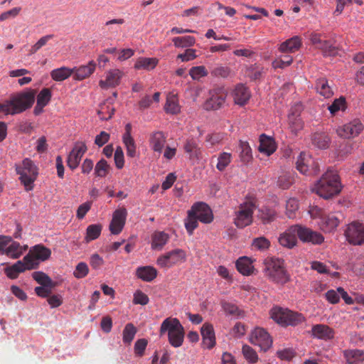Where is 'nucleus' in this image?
Returning <instances> with one entry per match:
<instances>
[{
  "mask_svg": "<svg viewBox=\"0 0 364 364\" xmlns=\"http://www.w3.org/2000/svg\"><path fill=\"white\" fill-rule=\"evenodd\" d=\"M228 91L224 86L216 85L208 92V97L204 103V109L218 110L223 108L226 102Z\"/></svg>",
  "mask_w": 364,
  "mask_h": 364,
  "instance_id": "6e6552de",
  "label": "nucleus"
},
{
  "mask_svg": "<svg viewBox=\"0 0 364 364\" xmlns=\"http://www.w3.org/2000/svg\"><path fill=\"white\" fill-rule=\"evenodd\" d=\"M186 260V253L181 249L167 252L157 258L156 264L161 268H171L183 263Z\"/></svg>",
  "mask_w": 364,
  "mask_h": 364,
  "instance_id": "9d476101",
  "label": "nucleus"
},
{
  "mask_svg": "<svg viewBox=\"0 0 364 364\" xmlns=\"http://www.w3.org/2000/svg\"><path fill=\"white\" fill-rule=\"evenodd\" d=\"M341 189L342 186L337 172L329 168L314 184L312 191L324 199H329L338 195Z\"/></svg>",
  "mask_w": 364,
  "mask_h": 364,
  "instance_id": "f03ea898",
  "label": "nucleus"
},
{
  "mask_svg": "<svg viewBox=\"0 0 364 364\" xmlns=\"http://www.w3.org/2000/svg\"><path fill=\"white\" fill-rule=\"evenodd\" d=\"M296 165L297 170L303 174H306L310 167H311L314 174H316L319 171L318 163L314 161L311 157L304 152H301L299 154Z\"/></svg>",
  "mask_w": 364,
  "mask_h": 364,
  "instance_id": "f3484780",
  "label": "nucleus"
},
{
  "mask_svg": "<svg viewBox=\"0 0 364 364\" xmlns=\"http://www.w3.org/2000/svg\"><path fill=\"white\" fill-rule=\"evenodd\" d=\"M39 261H45L48 259L51 255L50 249L43 245H35L30 251Z\"/></svg>",
  "mask_w": 364,
  "mask_h": 364,
  "instance_id": "4c0bfd02",
  "label": "nucleus"
},
{
  "mask_svg": "<svg viewBox=\"0 0 364 364\" xmlns=\"http://www.w3.org/2000/svg\"><path fill=\"white\" fill-rule=\"evenodd\" d=\"M109 168V165L107 164V161L102 159L95 165V175L97 177L104 178L108 173Z\"/></svg>",
  "mask_w": 364,
  "mask_h": 364,
  "instance_id": "8fccbe9b",
  "label": "nucleus"
},
{
  "mask_svg": "<svg viewBox=\"0 0 364 364\" xmlns=\"http://www.w3.org/2000/svg\"><path fill=\"white\" fill-rule=\"evenodd\" d=\"M345 358L350 364H358L364 360V353L360 350H349L344 352Z\"/></svg>",
  "mask_w": 364,
  "mask_h": 364,
  "instance_id": "ea45409f",
  "label": "nucleus"
},
{
  "mask_svg": "<svg viewBox=\"0 0 364 364\" xmlns=\"http://www.w3.org/2000/svg\"><path fill=\"white\" fill-rule=\"evenodd\" d=\"M15 168L25 190L26 191L33 190V183L38 175V168L34 162L31 159L26 158L21 163L16 164Z\"/></svg>",
  "mask_w": 364,
  "mask_h": 364,
  "instance_id": "39448f33",
  "label": "nucleus"
},
{
  "mask_svg": "<svg viewBox=\"0 0 364 364\" xmlns=\"http://www.w3.org/2000/svg\"><path fill=\"white\" fill-rule=\"evenodd\" d=\"M22 262L25 270L36 269L40 264V261L30 252L23 257Z\"/></svg>",
  "mask_w": 364,
  "mask_h": 364,
  "instance_id": "603ef678",
  "label": "nucleus"
},
{
  "mask_svg": "<svg viewBox=\"0 0 364 364\" xmlns=\"http://www.w3.org/2000/svg\"><path fill=\"white\" fill-rule=\"evenodd\" d=\"M259 151L267 156L273 154L276 151V145L274 139L262 134L259 138Z\"/></svg>",
  "mask_w": 364,
  "mask_h": 364,
  "instance_id": "bb28decb",
  "label": "nucleus"
},
{
  "mask_svg": "<svg viewBox=\"0 0 364 364\" xmlns=\"http://www.w3.org/2000/svg\"><path fill=\"white\" fill-rule=\"evenodd\" d=\"M258 218L263 224H268L277 218V212L269 207H262L258 210Z\"/></svg>",
  "mask_w": 364,
  "mask_h": 364,
  "instance_id": "e433bc0d",
  "label": "nucleus"
},
{
  "mask_svg": "<svg viewBox=\"0 0 364 364\" xmlns=\"http://www.w3.org/2000/svg\"><path fill=\"white\" fill-rule=\"evenodd\" d=\"M203 337V345L208 349L213 348L215 345V336L212 324L205 323L200 329Z\"/></svg>",
  "mask_w": 364,
  "mask_h": 364,
  "instance_id": "4be33fe9",
  "label": "nucleus"
},
{
  "mask_svg": "<svg viewBox=\"0 0 364 364\" xmlns=\"http://www.w3.org/2000/svg\"><path fill=\"white\" fill-rule=\"evenodd\" d=\"M232 95L235 103L240 106L246 105L251 96L249 89L243 84L237 85Z\"/></svg>",
  "mask_w": 364,
  "mask_h": 364,
  "instance_id": "412c9836",
  "label": "nucleus"
},
{
  "mask_svg": "<svg viewBox=\"0 0 364 364\" xmlns=\"http://www.w3.org/2000/svg\"><path fill=\"white\" fill-rule=\"evenodd\" d=\"M255 209V205L252 201L240 204L235 213V225L239 228L250 225L252 223V215Z\"/></svg>",
  "mask_w": 364,
  "mask_h": 364,
  "instance_id": "1a4fd4ad",
  "label": "nucleus"
},
{
  "mask_svg": "<svg viewBox=\"0 0 364 364\" xmlns=\"http://www.w3.org/2000/svg\"><path fill=\"white\" fill-rule=\"evenodd\" d=\"M271 318L283 326H297L304 321L301 314L278 306L272 309Z\"/></svg>",
  "mask_w": 364,
  "mask_h": 364,
  "instance_id": "0eeeda50",
  "label": "nucleus"
},
{
  "mask_svg": "<svg viewBox=\"0 0 364 364\" xmlns=\"http://www.w3.org/2000/svg\"><path fill=\"white\" fill-rule=\"evenodd\" d=\"M183 149L189 154L190 159H199L200 156V148L197 141L193 139H187L184 144Z\"/></svg>",
  "mask_w": 364,
  "mask_h": 364,
  "instance_id": "f704fd0d",
  "label": "nucleus"
},
{
  "mask_svg": "<svg viewBox=\"0 0 364 364\" xmlns=\"http://www.w3.org/2000/svg\"><path fill=\"white\" fill-rule=\"evenodd\" d=\"M242 353L245 358L251 363H255L258 360V356L256 351L247 345L242 346Z\"/></svg>",
  "mask_w": 364,
  "mask_h": 364,
  "instance_id": "bf43d9fd",
  "label": "nucleus"
},
{
  "mask_svg": "<svg viewBox=\"0 0 364 364\" xmlns=\"http://www.w3.org/2000/svg\"><path fill=\"white\" fill-rule=\"evenodd\" d=\"M102 227L100 224H92L89 225L86 230L85 240L90 242L99 237L101 234Z\"/></svg>",
  "mask_w": 364,
  "mask_h": 364,
  "instance_id": "de8ad7c7",
  "label": "nucleus"
},
{
  "mask_svg": "<svg viewBox=\"0 0 364 364\" xmlns=\"http://www.w3.org/2000/svg\"><path fill=\"white\" fill-rule=\"evenodd\" d=\"M25 271L24 266L22 261H18L13 265L8 267L5 269L6 276L10 279H16L18 277L19 273Z\"/></svg>",
  "mask_w": 364,
  "mask_h": 364,
  "instance_id": "c03bdc74",
  "label": "nucleus"
},
{
  "mask_svg": "<svg viewBox=\"0 0 364 364\" xmlns=\"http://www.w3.org/2000/svg\"><path fill=\"white\" fill-rule=\"evenodd\" d=\"M54 35L49 34L41 37L30 49V54H34L39 50L43 46H46L48 41L52 39Z\"/></svg>",
  "mask_w": 364,
  "mask_h": 364,
  "instance_id": "e2e57ef3",
  "label": "nucleus"
},
{
  "mask_svg": "<svg viewBox=\"0 0 364 364\" xmlns=\"http://www.w3.org/2000/svg\"><path fill=\"white\" fill-rule=\"evenodd\" d=\"M252 246L258 250L264 251L270 247V241L265 237H259L252 240Z\"/></svg>",
  "mask_w": 364,
  "mask_h": 364,
  "instance_id": "4d7b16f0",
  "label": "nucleus"
},
{
  "mask_svg": "<svg viewBox=\"0 0 364 364\" xmlns=\"http://www.w3.org/2000/svg\"><path fill=\"white\" fill-rule=\"evenodd\" d=\"M157 269L152 266L139 267L136 269V276L142 281L150 282L157 277Z\"/></svg>",
  "mask_w": 364,
  "mask_h": 364,
  "instance_id": "393cba45",
  "label": "nucleus"
},
{
  "mask_svg": "<svg viewBox=\"0 0 364 364\" xmlns=\"http://www.w3.org/2000/svg\"><path fill=\"white\" fill-rule=\"evenodd\" d=\"M291 230L296 232L298 238L305 243L321 245L324 241L322 234L301 225H291Z\"/></svg>",
  "mask_w": 364,
  "mask_h": 364,
  "instance_id": "9b49d317",
  "label": "nucleus"
},
{
  "mask_svg": "<svg viewBox=\"0 0 364 364\" xmlns=\"http://www.w3.org/2000/svg\"><path fill=\"white\" fill-rule=\"evenodd\" d=\"M317 48L322 50L324 55H334L336 53V47L330 41L323 40Z\"/></svg>",
  "mask_w": 364,
  "mask_h": 364,
  "instance_id": "5fc2aeb1",
  "label": "nucleus"
},
{
  "mask_svg": "<svg viewBox=\"0 0 364 364\" xmlns=\"http://www.w3.org/2000/svg\"><path fill=\"white\" fill-rule=\"evenodd\" d=\"M264 271L266 276L273 282L284 284L289 281L284 264V260L279 258H267L264 261Z\"/></svg>",
  "mask_w": 364,
  "mask_h": 364,
  "instance_id": "423d86ee",
  "label": "nucleus"
},
{
  "mask_svg": "<svg viewBox=\"0 0 364 364\" xmlns=\"http://www.w3.org/2000/svg\"><path fill=\"white\" fill-rule=\"evenodd\" d=\"M299 209L298 200L295 198H289L286 204V215L289 218H294Z\"/></svg>",
  "mask_w": 364,
  "mask_h": 364,
  "instance_id": "864d4df0",
  "label": "nucleus"
},
{
  "mask_svg": "<svg viewBox=\"0 0 364 364\" xmlns=\"http://www.w3.org/2000/svg\"><path fill=\"white\" fill-rule=\"evenodd\" d=\"M250 341L253 345L258 346L263 351H267L272 345L271 336L262 328H256L252 332Z\"/></svg>",
  "mask_w": 364,
  "mask_h": 364,
  "instance_id": "2eb2a0df",
  "label": "nucleus"
},
{
  "mask_svg": "<svg viewBox=\"0 0 364 364\" xmlns=\"http://www.w3.org/2000/svg\"><path fill=\"white\" fill-rule=\"evenodd\" d=\"M172 42L176 48H188L196 43V38L191 36L175 37L172 39Z\"/></svg>",
  "mask_w": 364,
  "mask_h": 364,
  "instance_id": "37998d69",
  "label": "nucleus"
},
{
  "mask_svg": "<svg viewBox=\"0 0 364 364\" xmlns=\"http://www.w3.org/2000/svg\"><path fill=\"white\" fill-rule=\"evenodd\" d=\"M127 215V211L126 208H122L117 209L112 216V221L109 224V230L113 235H119L126 222V218Z\"/></svg>",
  "mask_w": 364,
  "mask_h": 364,
  "instance_id": "a211bd4d",
  "label": "nucleus"
},
{
  "mask_svg": "<svg viewBox=\"0 0 364 364\" xmlns=\"http://www.w3.org/2000/svg\"><path fill=\"white\" fill-rule=\"evenodd\" d=\"M293 61V58L290 55H285L284 58L276 59L272 62V67L274 69L277 68H284L291 65Z\"/></svg>",
  "mask_w": 364,
  "mask_h": 364,
  "instance_id": "338daca9",
  "label": "nucleus"
},
{
  "mask_svg": "<svg viewBox=\"0 0 364 364\" xmlns=\"http://www.w3.org/2000/svg\"><path fill=\"white\" fill-rule=\"evenodd\" d=\"M220 305L226 316H231L235 318L244 316V311L232 302L222 301Z\"/></svg>",
  "mask_w": 364,
  "mask_h": 364,
  "instance_id": "72a5a7b5",
  "label": "nucleus"
},
{
  "mask_svg": "<svg viewBox=\"0 0 364 364\" xmlns=\"http://www.w3.org/2000/svg\"><path fill=\"white\" fill-rule=\"evenodd\" d=\"M114 109L112 106L103 105L98 111L99 117L102 120H108L114 114Z\"/></svg>",
  "mask_w": 364,
  "mask_h": 364,
  "instance_id": "0e129e2a",
  "label": "nucleus"
},
{
  "mask_svg": "<svg viewBox=\"0 0 364 364\" xmlns=\"http://www.w3.org/2000/svg\"><path fill=\"white\" fill-rule=\"evenodd\" d=\"M301 41L299 36H295L283 42L279 46V50L283 53H294L299 49Z\"/></svg>",
  "mask_w": 364,
  "mask_h": 364,
  "instance_id": "c756f323",
  "label": "nucleus"
},
{
  "mask_svg": "<svg viewBox=\"0 0 364 364\" xmlns=\"http://www.w3.org/2000/svg\"><path fill=\"white\" fill-rule=\"evenodd\" d=\"M32 277L41 286L49 287L50 288L54 287L51 279L43 272H34L32 274Z\"/></svg>",
  "mask_w": 364,
  "mask_h": 364,
  "instance_id": "09e8293b",
  "label": "nucleus"
},
{
  "mask_svg": "<svg viewBox=\"0 0 364 364\" xmlns=\"http://www.w3.org/2000/svg\"><path fill=\"white\" fill-rule=\"evenodd\" d=\"M346 240L353 245L364 244V225L357 221L348 224L344 231Z\"/></svg>",
  "mask_w": 364,
  "mask_h": 364,
  "instance_id": "f8f14e48",
  "label": "nucleus"
},
{
  "mask_svg": "<svg viewBox=\"0 0 364 364\" xmlns=\"http://www.w3.org/2000/svg\"><path fill=\"white\" fill-rule=\"evenodd\" d=\"M208 74V72L203 65L192 67L189 70V75L195 80H198L202 77H205Z\"/></svg>",
  "mask_w": 364,
  "mask_h": 364,
  "instance_id": "13d9d810",
  "label": "nucleus"
},
{
  "mask_svg": "<svg viewBox=\"0 0 364 364\" xmlns=\"http://www.w3.org/2000/svg\"><path fill=\"white\" fill-rule=\"evenodd\" d=\"M237 271L243 275H250L254 270L252 261L247 257H240L236 262Z\"/></svg>",
  "mask_w": 364,
  "mask_h": 364,
  "instance_id": "473e14b6",
  "label": "nucleus"
},
{
  "mask_svg": "<svg viewBox=\"0 0 364 364\" xmlns=\"http://www.w3.org/2000/svg\"><path fill=\"white\" fill-rule=\"evenodd\" d=\"M122 75L123 73L119 69L110 70L106 73L105 80H100L99 85L102 89L114 87L119 84Z\"/></svg>",
  "mask_w": 364,
  "mask_h": 364,
  "instance_id": "aec40b11",
  "label": "nucleus"
},
{
  "mask_svg": "<svg viewBox=\"0 0 364 364\" xmlns=\"http://www.w3.org/2000/svg\"><path fill=\"white\" fill-rule=\"evenodd\" d=\"M363 127L360 121L355 119L347 124L338 127L336 132L341 138L351 139L359 135L363 131Z\"/></svg>",
  "mask_w": 364,
  "mask_h": 364,
  "instance_id": "4468645a",
  "label": "nucleus"
},
{
  "mask_svg": "<svg viewBox=\"0 0 364 364\" xmlns=\"http://www.w3.org/2000/svg\"><path fill=\"white\" fill-rule=\"evenodd\" d=\"M312 144L320 149H327L331 142L329 136L323 132L314 133L311 136Z\"/></svg>",
  "mask_w": 364,
  "mask_h": 364,
  "instance_id": "2f4dec72",
  "label": "nucleus"
},
{
  "mask_svg": "<svg viewBox=\"0 0 364 364\" xmlns=\"http://www.w3.org/2000/svg\"><path fill=\"white\" fill-rule=\"evenodd\" d=\"M123 143L126 147L127 155L128 157L134 158L136 156V146L133 138L123 139Z\"/></svg>",
  "mask_w": 364,
  "mask_h": 364,
  "instance_id": "052dcab7",
  "label": "nucleus"
},
{
  "mask_svg": "<svg viewBox=\"0 0 364 364\" xmlns=\"http://www.w3.org/2000/svg\"><path fill=\"white\" fill-rule=\"evenodd\" d=\"M240 158L244 163L247 164L252 159V149L247 141H240Z\"/></svg>",
  "mask_w": 364,
  "mask_h": 364,
  "instance_id": "a18cd8bd",
  "label": "nucleus"
},
{
  "mask_svg": "<svg viewBox=\"0 0 364 364\" xmlns=\"http://www.w3.org/2000/svg\"><path fill=\"white\" fill-rule=\"evenodd\" d=\"M213 220V214L210 208L203 202L194 203L188 211L187 218L185 220V227L191 235L198 225V220L203 223H210Z\"/></svg>",
  "mask_w": 364,
  "mask_h": 364,
  "instance_id": "7ed1b4c3",
  "label": "nucleus"
},
{
  "mask_svg": "<svg viewBox=\"0 0 364 364\" xmlns=\"http://www.w3.org/2000/svg\"><path fill=\"white\" fill-rule=\"evenodd\" d=\"M95 67L96 63L93 60L90 61L87 65L75 67L72 69L73 70V74L74 75V79L77 80H82L88 77L94 73Z\"/></svg>",
  "mask_w": 364,
  "mask_h": 364,
  "instance_id": "5701e85b",
  "label": "nucleus"
},
{
  "mask_svg": "<svg viewBox=\"0 0 364 364\" xmlns=\"http://www.w3.org/2000/svg\"><path fill=\"white\" fill-rule=\"evenodd\" d=\"M73 73V70L67 67H61L53 70L50 73V76L55 81H63L71 76Z\"/></svg>",
  "mask_w": 364,
  "mask_h": 364,
  "instance_id": "58836bf2",
  "label": "nucleus"
},
{
  "mask_svg": "<svg viewBox=\"0 0 364 364\" xmlns=\"http://www.w3.org/2000/svg\"><path fill=\"white\" fill-rule=\"evenodd\" d=\"M311 332L314 337L325 341L330 340L334 336V331L324 324L314 325Z\"/></svg>",
  "mask_w": 364,
  "mask_h": 364,
  "instance_id": "b1692460",
  "label": "nucleus"
},
{
  "mask_svg": "<svg viewBox=\"0 0 364 364\" xmlns=\"http://www.w3.org/2000/svg\"><path fill=\"white\" fill-rule=\"evenodd\" d=\"M166 333L168 342L171 346L178 348L183 345L185 331L178 318L168 317L163 321L160 326L159 333L162 336Z\"/></svg>",
  "mask_w": 364,
  "mask_h": 364,
  "instance_id": "20e7f679",
  "label": "nucleus"
},
{
  "mask_svg": "<svg viewBox=\"0 0 364 364\" xmlns=\"http://www.w3.org/2000/svg\"><path fill=\"white\" fill-rule=\"evenodd\" d=\"M344 218V215L339 211L322 215L320 217L319 226L323 231L331 232L337 228Z\"/></svg>",
  "mask_w": 364,
  "mask_h": 364,
  "instance_id": "ddd939ff",
  "label": "nucleus"
},
{
  "mask_svg": "<svg viewBox=\"0 0 364 364\" xmlns=\"http://www.w3.org/2000/svg\"><path fill=\"white\" fill-rule=\"evenodd\" d=\"M137 332L136 328L133 323H127L122 332V340L124 343L130 344L134 340Z\"/></svg>",
  "mask_w": 364,
  "mask_h": 364,
  "instance_id": "49530a36",
  "label": "nucleus"
},
{
  "mask_svg": "<svg viewBox=\"0 0 364 364\" xmlns=\"http://www.w3.org/2000/svg\"><path fill=\"white\" fill-rule=\"evenodd\" d=\"M316 89L317 92L325 98H329L333 95V91L326 78H320L316 80Z\"/></svg>",
  "mask_w": 364,
  "mask_h": 364,
  "instance_id": "c9c22d12",
  "label": "nucleus"
},
{
  "mask_svg": "<svg viewBox=\"0 0 364 364\" xmlns=\"http://www.w3.org/2000/svg\"><path fill=\"white\" fill-rule=\"evenodd\" d=\"M89 273V268L85 262H81L77 264L73 272V275L77 279H82Z\"/></svg>",
  "mask_w": 364,
  "mask_h": 364,
  "instance_id": "69168bd1",
  "label": "nucleus"
},
{
  "mask_svg": "<svg viewBox=\"0 0 364 364\" xmlns=\"http://www.w3.org/2000/svg\"><path fill=\"white\" fill-rule=\"evenodd\" d=\"M164 110L166 113L171 114H176L180 112L181 107L178 105L177 94L168 93L164 105Z\"/></svg>",
  "mask_w": 364,
  "mask_h": 364,
  "instance_id": "c85d7f7f",
  "label": "nucleus"
},
{
  "mask_svg": "<svg viewBox=\"0 0 364 364\" xmlns=\"http://www.w3.org/2000/svg\"><path fill=\"white\" fill-rule=\"evenodd\" d=\"M51 92L48 88H43L37 95V103L40 105L46 106L51 99Z\"/></svg>",
  "mask_w": 364,
  "mask_h": 364,
  "instance_id": "680f3d73",
  "label": "nucleus"
},
{
  "mask_svg": "<svg viewBox=\"0 0 364 364\" xmlns=\"http://www.w3.org/2000/svg\"><path fill=\"white\" fill-rule=\"evenodd\" d=\"M232 155L228 152L221 153L218 158L216 168L220 171H223L231 162Z\"/></svg>",
  "mask_w": 364,
  "mask_h": 364,
  "instance_id": "6e6d98bb",
  "label": "nucleus"
},
{
  "mask_svg": "<svg viewBox=\"0 0 364 364\" xmlns=\"http://www.w3.org/2000/svg\"><path fill=\"white\" fill-rule=\"evenodd\" d=\"M26 247H23L17 242L11 241V244L7 247L6 255L13 259L18 258L26 250Z\"/></svg>",
  "mask_w": 364,
  "mask_h": 364,
  "instance_id": "79ce46f5",
  "label": "nucleus"
},
{
  "mask_svg": "<svg viewBox=\"0 0 364 364\" xmlns=\"http://www.w3.org/2000/svg\"><path fill=\"white\" fill-rule=\"evenodd\" d=\"M294 183L293 174L284 173L280 175L277 180V185L282 189H288Z\"/></svg>",
  "mask_w": 364,
  "mask_h": 364,
  "instance_id": "3c124183",
  "label": "nucleus"
},
{
  "mask_svg": "<svg viewBox=\"0 0 364 364\" xmlns=\"http://www.w3.org/2000/svg\"><path fill=\"white\" fill-rule=\"evenodd\" d=\"M87 151V146L82 141L75 144L67 159V165L71 170H75L79 166L82 157Z\"/></svg>",
  "mask_w": 364,
  "mask_h": 364,
  "instance_id": "dca6fc26",
  "label": "nucleus"
},
{
  "mask_svg": "<svg viewBox=\"0 0 364 364\" xmlns=\"http://www.w3.org/2000/svg\"><path fill=\"white\" fill-rule=\"evenodd\" d=\"M166 134L161 131H155L150 134L149 146L154 152L161 154L166 144Z\"/></svg>",
  "mask_w": 364,
  "mask_h": 364,
  "instance_id": "6ab92c4d",
  "label": "nucleus"
},
{
  "mask_svg": "<svg viewBox=\"0 0 364 364\" xmlns=\"http://www.w3.org/2000/svg\"><path fill=\"white\" fill-rule=\"evenodd\" d=\"M159 60L156 58H139L134 64V68L136 70H151L158 64Z\"/></svg>",
  "mask_w": 364,
  "mask_h": 364,
  "instance_id": "7c9ffc66",
  "label": "nucleus"
},
{
  "mask_svg": "<svg viewBox=\"0 0 364 364\" xmlns=\"http://www.w3.org/2000/svg\"><path fill=\"white\" fill-rule=\"evenodd\" d=\"M347 108L346 98L343 96L335 99L333 102L328 105V109L332 115H336L339 111L344 112Z\"/></svg>",
  "mask_w": 364,
  "mask_h": 364,
  "instance_id": "a19ab883",
  "label": "nucleus"
},
{
  "mask_svg": "<svg viewBox=\"0 0 364 364\" xmlns=\"http://www.w3.org/2000/svg\"><path fill=\"white\" fill-rule=\"evenodd\" d=\"M169 235L164 231H156L151 235V248L161 250L168 242Z\"/></svg>",
  "mask_w": 364,
  "mask_h": 364,
  "instance_id": "cd10ccee",
  "label": "nucleus"
},
{
  "mask_svg": "<svg viewBox=\"0 0 364 364\" xmlns=\"http://www.w3.org/2000/svg\"><path fill=\"white\" fill-rule=\"evenodd\" d=\"M296 232L291 230V226H290L284 232L280 235L279 237V244L289 249L293 248L297 243Z\"/></svg>",
  "mask_w": 364,
  "mask_h": 364,
  "instance_id": "a878e982",
  "label": "nucleus"
},
{
  "mask_svg": "<svg viewBox=\"0 0 364 364\" xmlns=\"http://www.w3.org/2000/svg\"><path fill=\"white\" fill-rule=\"evenodd\" d=\"M148 296L141 290H137L134 294L133 303L135 304L146 305L149 303Z\"/></svg>",
  "mask_w": 364,
  "mask_h": 364,
  "instance_id": "774afa93",
  "label": "nucleus"
},
{
  "mask_svg": "<svg viewBox=\"0 0 364 364\" xmlns=\"http://www.w3.org/2000/svg\"><path fill=\"white\" fill-rule=\"evenodd\" d=\"M36 90H29L11 95L9 100L0 103L1 113L14 115L32 107L35 101Z\"/></svg>",
  "mask_w": 364,
  "mask_h": 364,
  "instance_id": "f257e3e1",
  "label": "nucleus"
}]
</instances>
